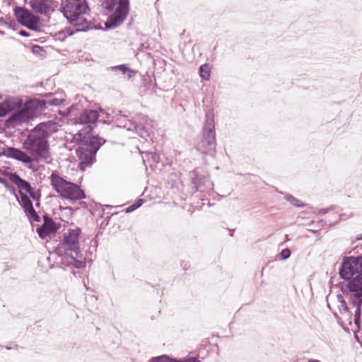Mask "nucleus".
<instances>
[{
  "mask_svg": "<svg viewBox=\"0 0 362 362\" xmlns=\"http://www.w3.org/2000/svg\"><path fill=\"white\" fill-rule=\"evenodd\" d=\"M340 277L349 281L346 285L351 294V305L355 308L354 322L360 321L362 305V257H346L339 269Z\"/></svg>",
  "mask_w": 362,
  "mask_h": 362,
  "instance_id": "nucleus-1",
  "label": "nucleus"
},
{
  "mask_svg": "<svg viewBox=\"0 0 362 362\" xmlns=\"http://www.w3.org/2000/svg\"><path fill=\"white\" fill-rule=\"evenodd\" d=\"M57 131L56 122L52 121L41 122L28 132L23 142V148L36 160L41 159L46 163H51L52 158L49 153L48 139Z\"/></svg>",
  "mask_w": 362,
  "mask_h": 362,
  "instance_id": "nucleus-2",
  "label": "nucleus"
},
{
  "mask_svg": "<svg viewBox=\"0 0 362 362\" xmlns=\"http://www.w3.org/2000/svg\"><path fill=\"white\" fill-rule=\"evenodd\" d=\"M63 16L76 32H85L91 28L86 16L90 8L86 0H62L59 8Z\"/></svg>",
  "mask_w": 362,
  "mask_h": 362,
  "instance_id": "nucleus-3",
  "label": "nucleus"
},
{
  "mask_svg": "<svg viewBox=\"0 0 362 362\" xmlns=\"http://www.w3.org/2000/svg\"><path fill=\"white\" fill-rule=\"evenodd\" d=\"M65 102L64 98H57L54 93L45 95V98L34 99L25 106L11 115L9 121L14 125L21 124L32 119L38 112L47 109L49 106H59Z\"/></svg>",
  "mask_w": 362,
  "mask_h": 362,
  "instance_id": "nucleus-4",
  "label": "nucleus"
},
{
  "mask_svg": "<svg viewBox=\"0 0 362 362\" xmlns=\"http://www.w3.org/2000/svg\"><path fill=\"white\" fill-rule=\"evenodd\" d=\"M51 185L63 199L71 202L86 198V194L77 184L69 182L53 172L50 176Z\"/></svg>",
  "mask_w": 362,
  "mask_h": 362,
  "instance_id": "nucleus-5",
  "label": "nucleus"
},
{
  "mask_svg": "<svg viewBox=\"0 0 362 362\" xmlns=\"http://www.w3.org/2000/svg\"><path fill=\"white\" fill-rule=\"evenodd\" d=\"M216 132L214 114L208 111L205 115L204 125L202 128V135L197 143L196 148L204 154L213 155L216 151Z\"/></svg>",
  "mask_w": 362,
  "mask_h": 362,
  "instance_id": "nucleus-6",
  "label": "nucleus"
},
{
  "mask_svg": "<svg viewBox=\"0 0 362 362\" xmlns=\"http://www.w3.org/2000/svg\"><path fill=\"white\" fill-rule=\"evenodd\" d=\"M102 139L98 136H84L83 141L76 150L81 169L90 166L95 160V155L102 145Z\"/></svg>",
  "mask_w": 362,
  "mask_h": 362,
  "instance_id": "nucleus-7",
  "label": "nucleus"
},
{
  "mask_svg": "<svg viewBox=\"0 0 362 362\" xmlns=\"http://www.w3.org/2000/svg\"><path fill=\"white\" fill-rule=\"evenodd\" d=\"M153 122L147 115L137 113L132 119H123L117 127L134 132L141 138L146 139L149 136V129L153 127Z\"/></svg>",
  "mask_w": 362,
  "mask_h": 362,
  "instance_id": "nucleus-8",
  "label": "nucleus"
},
{
  "mask_svg": "<svg viewBox=\"0 0 362 362\" xmlns=\"http://www.w3.org/2000/svg\"><path fill=\"white\" fill-rule=\"evenodd\" d=\"M13 11L14 16L21 25L31 30H40V20L38 16L24 7L16 6Z\"/></svg>",
  "mask_w": 362,
  "mask_h": 362,
  "instance_id": "nucleus-9",
  "label": "nucleus"
},
{
  "mask_svg": "<svg viewBox=\"0 0 362 362\" xmlns=\"http://www.w3.org/2000/svg\"><path fill=\"white\" fill-rule=\"evenodd\" d=\"M129 11V0H119L118 6L115 11L109 18L106 26L115 28L120 25L127 18Z\"/></svg>",
  "mask_w": 362,
  "mask_h": 362,
  "instance_id": "nucleus-10",
  "label": "nucleus"
},
{
  "mask_svg": "<svg viewBox=\"0 0 362 362\" xmlns=\"http://www.w3.org/2000/svg\"><path fill=\"white\" fill-rule=\"evenodd\" d=\"M81 235V229L76 228L75 229H70L68 233L65 235L64 238L62 241V246L64 250L68 252L70 251L71 253L74 252L78 257L80 254V244L79 237Z\"/></svg>",
  "mask_w": 362,
  "mask_h": 362,
  "instance_id": "nucleus-11",
  "label": "nucleus"
},
{
  "mask_svg": "<svg viewBox=\"0 0 362 362\" xmlns=\"http://www.w3.org/2000/svg\"><path fill=\"white\" fill-rule=\"evenodd\" d=\"M4 155L26 164L28 168L33 171L37 170L34 163V160L36 159L21 149L8 147L4 150Z\"/></svg>",
  "mask_w": 362,
  "mask_h": 362,
  "instance_id": "nucleus-12",
  "label": "nucleus"
},
{
  "mask_svg": "<svg viewBox=\"0 0 362 362\" xmlns=\"http://www.w3.org/2000/svg\"><path fill=\"white\" fill-rule=\"evenodd\" d=\"M192 185L197 192H205L212 189L213 183L206 173L201 174L199 169L193 172Z\"/></svg>",
  "mask_w": 362,
  "mask_h": 362,
  "instance_id": "nucleus-13",
  "label": "nucleus"
},
{
  "mask_svg": "<svg viewBox=\"0 0 362 362\" xmlns=\"http://www.w3.org/2000/svg\"><path fill=\"white\" fill-rule=\"evenodd\" d=\"M98 111L93 109H84L78 117L76 118V122L85 124L87 127V133L91 132L95 126L98 119Z\"/></svg>",
  "mask_w": 362,
  "mask_h": 362,
  "instance_id": "nucleus-14",
  "label": "nucleus"
},
{
  "mask_svg": "<svg viewBox=\"0 0 362 362\" xmlns=\"http://www.w3.org/2000/svg\"><path fill=\"white\" fill-rule=\"evenodd\" d=\"M43 224L37 228V233L42 239L46 238L51 234L55 233L60 228V223H57L48 214L43 216Z\"/></svg>",
  "mask_w": 362,
  "mask_h": 362,
  "instance_id": "nucleus-15",
  "label": "nucleus"
},
{
  "mask_svg": "<svg viewBox=\"0 0 362 362\" xmlns=\"http://www.w3.org/2000/svg\"><path fill=\"white\" fill-rule=\"evenodd\" d=\"M54 0H30L29 4L33 10L40 14L46 15L51 10Z\"/></svg>",
  "mask_w": 362,
  "mask_h": 362,
  "instance_id": "nucleus-16",
  "label": "nucleus"
},
{
  "mask_svg": "<svg viewBox=\"0 0 362 362\" xmlns=\"http://www.w3.org/2000/svg\"><path fill=\"white\" fill-rule=\"evenodd\" d=\"M7 177L9 180L15 184L19 189V192L25 191L26 193L28 191H31V185L29 182L22 179L16 173H8Z\"/></svg>",
  "mask_w": 362,
  "mask_h": 362,
  "instance_id": "nucleus-17",
  "label": "nucleus"
},
{
  "mask_svg": "<svg viewBox=\"0 0 362 362\" xmlns=\"http://www.w3.org/2000/svg\"><path fill=\"white\" fill-rule=\"evenodd\" d=\"M21 199L20 204L25 214L34 209L32 201L25 193L21 192Z\"/></svg>",
  "mask_w": 362,
  "mask_h": 362,
  "instance_id": "nucleus-18",
  "label": "nucleus"
},
{
  "mask_svg": "<svg viewBox=\"0 0 362 362\" xmlns=\"http://www.w3.org/2000/svg\"><path fill=\"white\" fill-rule=\"evenodd\" d=\"M199 76L202 80L209 81L210 78L211 69L208 64H204L199 69Z\"/></svg>",
  "mask_w": 362,
  "mask_h": 362,
  "instance_id": "nucleus-19",
  "label": "nucleus"
},
{
  "mask_svg": "<svg viewBox=\"0 0 362 362\" xmlns=\"http://www.w3.org/2000/svg\"><path fill=\"white\" fill-rule=\"evenodd\" d=\"M111 69L114 71H119L123 74H128V76H127L128 78H130L132 77V74L134 73V71L133 70H132L131 69H129L127 66V64L117 65V66H112Z\"/></svg>",
  "mask_w": 362,
  "mask_h": 362,
  "instance_id": "nucleus-20",
  "label": "nucleus"
},
{
  "mask_svg": "<svg viewBox=\"0 0 362 362\" xmlns=\"http://www.w3.org/2000/svg\"><path fill=\"white\" fill-rule=\"evenodd\" d=\"M71 257L72 259L71 264H73L77 269H83L86 267V262L83 259H78V258L81 257V253L78 254V257H76V255H74L71 253Z\"/></svg>",
  "mask_w": 362,
  "mask_h": 362,
  "instance_id": "nucleus-21",
  "label": "nucleus"
},
{
  "mask_svg": "<svg viewBox=\"0 0 362 362\" xmlns=\"http://www.w3.org/2000/svg\"><path fill=\"white\" fill-rule=\"evenodd\" d=\"M285 199L296 207H303L305 206V204H303L300 200L290 194H286L285 195Z\"/></svg>",
  "mask_w": 362,
  "mask_h": 362,
  "instance_id": "nucleus-22",
  "label": "nucleus"
},
{
  "mask_svg": "<svg viewBox=\"0 0 362 362\" xmlns=\"http://www.w3.org/2000/svg\"><path fill=\"white\" fill-rule=\"evenodd\" d=\"M337 301L339 303V305H338L339 312L341 313H343V312H344V313L348 312L349 310V308L348 307L342 295H341V294L337 295Z\"/></svg>",
  "mask_w": 362,
  "mask_h": 362,
  "instance_id": "nucleus-23",
  "label": "nucleus"
},
{
  "mask_svg": "<svg viewBox=\"0 0 362 362\" xmlns=\"http://www.w3.org/2000/svg\"><path fill=\"white\" fill-rule=\"evenodd\" d=\"M180 360L173 359L168 355H162L158 357H153L151 362H179Z\"/></svg>",
  "mask_w": 362,
  "mask_h": 362,
  "instance_id": "nucleus-24",
  "label": "nucleus"
},
{
  "mask_svg": "<svg viewBox=\"0 0 362 362\" xmlns=\"http://www.w3.org/2000/svg\"><path fill=\"white\" fill-rule=\"evenodd\" d=\"M11 110V106L8 101H4L0 104V117L7 115Z\"/></svg>",
  "mask_w": 362,
  "mask_h": 362,
  "instance_id": "nucleus-25",
  "label": "nucleus"
},
{
  "mask_svg": "<svg viewBox=\"0 0 362 362\" xmlns=\"http://www.w3.org/2000/svg\"><path fill=\"white\" fill-rule=\"evenodd\" d=\"M100 111L98 112V121L100 122H103L104 124H108L109 121L107 120L110 117L109 113H107L106 111H105L103 109H100Z\"/></svg>",
  "mask_w": 362,
  "mask_h": 362,
  "instance_id": "nucleus-26",
  "label": "nucleus"
},
{
  "mask_svg": "<svg viewBox=\"0 0 362 362\" xmlns=\"http://www.w3.org/2000/svg\"><path fill=\"white\" fill-rule=\"evenodd\" d=\"M117 4V0H104L103 1V6L109 11H112Z\"/></svg>",
  "mask_w": 362,
  "mask_h": 362,
  "instance_id": "nucleus-27",
  "label": "nucleus"
},
{
  "mask_svg": "<svg viewBox=\"0 0 362 362\" xmlns=\"http://www.w3.org/2000/svg\"><path fill=\"white\" fill-rule=\"evenodd\" d=\"M144 200L142 199H139L136 200L133 204H132L131 206H128L126 209V212L129 213V212H132V211L137 209L144 204Z\"/></svg>",
  "mask_w": 362,
  "mask_h": 362,
  "instance_id": "nucleus-28",
  "label": "nucleus"
},
{
  "mask_svg": "<svg viewBox=\"0 0 362 362\" xmlns=\"http://www.w3.org/2000/svg\"><path fill=\"white\" fill-rule=\"evenodd\" d=\"M26 216H28V219L30 221H35V222H40V217L37 214V213L36 212L35 209H33V210H31L30 211L27 213Z\"/></svg>",
  "mask_w": 362,
  "mask_h": 362,
  "instance_id": "nucleus-29",
  "label": "nucleus"
},
{
  "mask_svg": "<svg viewBox=\"0 0 362 362\" xmlns=\"http://www.w3.org/2000/svg\"><path fill=\"white\" fill-rule=\"evenodd\" d=\"M27 193L30 194L33 200L40 201L41 196L40 192L39 191L36 192L33 187H31V191H28Z\"/></svg>",
  "mask_w": 362,
  "mask_h": 362,
  "instance_id": "nucleus-30",
  "label": "nucleus"
},
{
  "mask_svg": "<svg viewBox=\"0 0 362 362\" xmlns=\"http://www.w3.org/2000/svg\"><path fill=\"white\" fill-rule=\"evenodd\" d=\"M291 256V251L288 248H286L282 250V251L280 253V257L282 259L285 260L289 258Z\"/></svg>",
  "mask_w": 362,
  "mask_h": 362,
  "instance_id": "nucleus-31",
  "label": "nucleus"
},
{
  "mask_svg": "<svg viewBox=\"0 0 362 362\" xmlns=\"http://www.w3.org/2000/svg\"><path fill=\"white\" fill-rule=\"evenodd\" d=\"M32 51L35 54H40L42 52H44V49L40 45H35L32 47Z\"/></svg>",
  "mask_w": 362,
  "mask_h": 362,
  "instance_id": "nucleus-32",
  "label": "nucleus"
},
{
  "mask_svg": "<svg viewBox=\"0 0 362 362\" xmlns=\"http://www.w3.org/2000/svg\"><path fill=\"white\" fill-rule=\"evenodd\" d=\"M0 183L4 185L6 188L13 189L14 192V187L11 186L6 179L0 177Z\"/></svg>",
  "mask_w": 362,
  "mask_h": 362,
  "instance_id": "nucleus-33",
  "label": "nucleus"
},
{
  "mask_svg": "<svg viewBox=\"0 0 362 362\" xmlns=\"http://www.w3.org/2000/svg\"><path fill=\"white\" fill-rule=\"evenodd\" d=\"M179 362H201L197 358L189 357L183 360H180Z\"/></svg>",
  "mask_w": 362,
  "mask_h": 362,
  "instance_id": "nucleus-34",
  "label": "nucleus"
},
{
  "mask_svg": "<svg viewBox=\"0 0 362 362\" xmlns=\"http://www.w3.org/2000/svg\"><path fill=\"white\" fill-rule=\"evenodd\" d=\"M18 33L21 36H23V37H29L30 36L29 33H28L27 31H25L24 30L19 31Z\"/></svg>",
  "mask_w": 362,
  "mask_h": 362,
  "instance_id": "nucleus-35",
  "label": "nucleus"
},
{
  "mask_svg": "<svg viewBox=\"0 0 362 362\" xmlns=\"http://www.w3.org/2000/svg\"><path fill=\"white\" fill-rule=\"evenodd\" d=\"M308 362H320V361L318 360H315V359H310Z\"/></svg>",
  "mask_w": 362,
  "mask_h": 362,
  "instance_id": "nucleus-36",
  "label": "nucleus"
},
{
  "mask_svg": "<svg viewBox=\"0 0 362 362\" xmlns=\"http://www.w3.org/2000/svg\"><path fill=\"white\" fill-rule=\"evenodd\" d=\"M356 240H362V234L360 235L358 237L356 238Z\"/></svg>",
  "mask_w": 362,
  "mask_h": 362,
  "instance_id": "nucleus-37",
  "label": "nucleus"
},
{
  "mask_svg": "<svg viewBox=\"0 0 362 362\" xmlns=\"http://www.w3.org/2000/svg\"><path fill=\"white\" fill-rule=\"evenodd\" d=\"M153 160H156V158H157V156L155 154V155L153 156Z\"/></svg>",
  "mask_w": 362,
  "mask_h": 362,
  "instance_id": "nucleus-38",
  "label": "nucleus"
},
{
  "mask_svg": "<svg viewBox=\"0 0 362 362\" xmlns=\"http://www.w3.org/2000/svg\"><path fill=\"white\" fill-rule=\"evenodd\" d=\"M37 202L35 204V206H40V202H39V201H37Z\"/></svg>",
  "mask_w": 362,
  "mask_h": 362,
  "instance_id": "nucleus-39",
  "label": "nucleus"
},
{
  "mask_svg": "<svg viewBox=\"0 0 362 362\" xmlns=\"http://www.w3.org/2000/svg\"><path fill=\"white\" fill-rule=\"evenodd\" d=\"M11 192H12L13 194H15V191L13 192V189H8Z\"/></svg>",
  "mask_w": 362,
  "mask_h": 362,
  "instance_id": "nucleus-40",
  "label": "nucleus"
},
{
  "mask_svg": "<svg viewBox=\"0 0 362 362\" xmlns=\"http://www.w3.org/2000/svg\"><path fill=\"white\" fill-rule=\"evenodd\" d=\"M73 34H74V32H71L69 35H73Z\"/></svg>",
  "mask_w": 362,
  "mask_h": 362,
  "instance_id": "nucleus-41",
  "label": "nucleus"
}]
</instances>
